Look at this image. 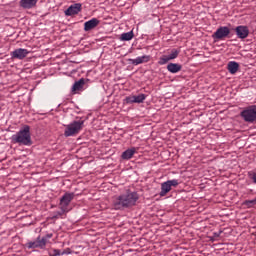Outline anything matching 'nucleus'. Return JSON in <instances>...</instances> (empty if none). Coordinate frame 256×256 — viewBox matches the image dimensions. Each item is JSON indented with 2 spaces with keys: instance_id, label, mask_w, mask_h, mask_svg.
Masks as SVG:
<instances>
[{
  "instance_id": "nucleus-1",
  "label": "nucleus",
  "mask_w": 256,
  "mask_h": 256,
  "mask_svg": "<svg viewBox=\"0 0 256 256\" xmlns=\"http://www.w3.org/2000/svg\"><path fill=\"white\" fill-rule=\"evenodd\" d=\"M137 201H139V194L137 192H128L114 197L112 205L116 211H123V209L135 207Z\"/></svg>"
},
{
  "instance_id": "nucleus-2",
  "label": "nucleus",
  "mask_w": 256,
  "mask_h": 256,
  "mask_svg": "<svg viewBox=\"0 0 256 256\" xmlns=\"http://www.w3.org/2000/svg\"><path fill=\"white\" fill-rule=\"evenodd\" d=\"M12 143H18V145L31 147V145H33V140H31V127L26 125L16 134L12 135Z\"/></svg>"
},
{
  "instance_id": "nucleus-3",
  "label": "nucleus",
  "mask_w": 256,
  "mask_h": 256,
  "mask_svg": "<svg viewBox=\"0 0 256 256\" xmlns=\"http://www.w3.org/2000/svg\"><path fill=\"white\" fill-rule=\"evenodd\" d=\"M84 125H85V120L73 121L72 123L66 126L64 131V136L73 137L75 135H78V133L81 130H83Z\"/></svg>"
},
{
  "instance_id": "nucleus-4",
  "label": "nucleus",
  "mask_w": 256,
  "mask_h": 256,
  "mask_svg": "<svg viewBox=\"0 0 256 256\" xmlns=\"http://www.w3.org/2000/svg\"><path fill=\"white\" fill-rule=\"evenodd\" d=\"M75 199V193L73 192H66L61 198H60V211H63V213H69L71 209H69V205H71V201Z\"/></svg>"
},
{
  "instance_id": "nucleus-5",
  "label": "nucleus",
  "mask_w": 256,
  "mask_h": 256,
  "mask_svg": "<svg viewBox=\"0 0 256 256\" xmlns=\"http://www.w3.org/2000/svg\"><path fill=\"white\" fill-rule=\"evenodd\" d=\"M240 115L246 123H256V105L249 106Z\"/></svg>"
},
{
  "instance_id": "nucleus-6",
  "label": "nucleus",
  "mask_w": 256,
  "mask_h": 256,
  "mask_svg": "<svg viewBox=\"0 0 256 256\" xmlns=\"http://www.w3.org/2000/svg\"><path fill=\"white\" fill-rule=\"evenodd\" d=\"M231 33V30L227 26H221L219 27L214 34L212 35V39L214 41H223V39H226V37H229V34Z\"/></svg>"
},
{
  "instance_id": "nucleus-7",
  "label": "nucleus",
  "mask_w": 256,
  "mask_h": 256,
  "mask_svg": "<svg viewBox=\"0 0 256 256\" xmlns=\"http://www.w3.org/2000/svg\"><path fill=\"white\" fill-rule=\"evenodd\" d=\"M179 186V180L173 179V180H167L166 182H163L161 184V191L159 193L160 197H165L167 193L171 191L172 187H178Z\"/></svg>"
},
{
  "instance_id": "nucleus-8",
  "label": "nucleus",
  "mask_w": 256,
  "mask_h": 256,
  "mask_svg": "<svg viewBox=\"0 0 256 256\" xmlns=\"http://www.w3.org/2000/svg\"><path fill=\"white\" fill-rule=\"evenodd\" d=\"M28 249H45V240H42L41 236H38L35 241H30L26 244Z\"/></svg>"
},
{
  "instance_id": "nucleus-9",
  "label": "nucleus",
  "mask_w": 256,
  "mask_h": 256,
  "mask_svg": "<svg viewBox=\"0 0 256 256\" xmlns=\"http://www.w3.org/2000/svg\"><path fill=\"white\" fill-rule=\"evenodd\" d=\"M28 55H29V50L24 49V48H18V49L11 52L12 59L23 60Z\"/></svg>"
},
{
  "instance_id": "nucleus-10",
  "label": "nucleus",
  "mask_w": 256,
  "mask_h": 256,
  "mask_svg": "<svg viewBox=\"0 0 256 256\" xmlns=\"http://www.w3.org/2000/svg\"><path fill=\"white\" fill-rule=\"evenodd\" d=\"M128 61L131 65H142V63H149V61H151V55L139 56L135 59H128Z\"/></svg>"
},
{
  "instance_id": "nucleus-11",
  "label": "nucleus",
  "mask_w": 256,
  "mask_h": 256,
  "mask_svg": "<svg viewBox=\"0 0 256 256\" xmlns=\"http://www.w3.org/2000/svg\"><path fill=\"white\" fill-rule=\"evenodd\" d=\"M81 3H76L68 7V9L65 11V15L67 17H71L73 15H78V13H81Z\"/></svg>"
},
{
  "instance_id": "nucleus-12",
  "label": "nucleus",
  "mask_w": 256,
  "mask_h": 256,
  "mask_svg": "<svg viewBox=\"0 0 256 256\" xmlns=\"http://www.w3.org/2000/svg\"><path fill=\"white\" fill-rule=\"evenodd\" d=\"M238 39H247L249 37V27L238 26L235 28Z\"/></svg>"
},
{
  "instance_id": "nucleus-13",
  "label": "nucleus",
  "mask_w": 256,
  "mask_h": 256,
  "mask_svg": "<svg viewBox=\"0 0 256 256\" xmlns=\"http://www.w3.org/2000/svg\"><path fill=\"white\" fill-rule=\"evenodd\" d=\"M99 25V19L92 18L91 20L84 23V31H91L92 29H95Z\"/></svg>"
},
{
  "instance_id": "nucleus-14",
  "label": "nucleus",
  "mask_w": 256,
  "mask_h": 256,
  "mask_svg": "<svg viewBox=\"0 0 256 256\" xmlns=\"http://www.w3.org/2000/svg\"><path fill=\"white\" fill-rule=\"evenodd\" d=\"M39 0H20V7L22 9H33Z\"/></svg>"
},
{
  "instance_id": "nucleus-15",
  "label": "nucleus",
  "mask_w": 256,
  "mask_h": 256,
  "mask_svg": "<svg viewBox=\"0 0 256 256\" xmlns=\"http://www.w3.org/2000/svg\"><path fill=\"white\" fill-rule=\"evenodd\" d=\"M135 153H137V148L135 147H132L130 149H127L125 150L123 153H122V159L126 160V161H129V159H132L133 156L135 155Z\"/></svg>"
},
{
  "instance_id": "nucleus-16",
  "label": "nucleus",
  "mask_w": 256,
  "mask_h": 256,
  "mask_svg": "<svg viewBox=\"0 0 256 256\" xmlns=\"http://www.w3.org/2000/svg\"><path fill=\"white\" fill-rule=\"evenodd\" d=\"M183 69V66L179 63H169L167 65V71L169 73H179Z\"/></svg>"
},
{
  "instance_id": "nucleus-17",
  "label": "nucleus",
  "mask_w": 256,
  "mask_h": 256,
  "mask_svg": "<svg viewBox=\"0 0 256 256\" xmlns=\"http://www.w3.org/2000/svg\"><path fill=\"white\" fill-rule=\"evenodd\" d=\"M227 69L231 75H235L239 71V63L231 61L228 63Z\"/></svg>"
},
{
  "instance_id": "nucleus-18",
  "label": "nucleus",
  "mask_w": 256,
  "mask_h": 256,
  "mask_svg": "<svg viewBox=\"0 0 256 256\" xmlns=\"http://www.w3.org/2000/svg\"><path fill=\"white\" fill-rule=\"evenodd\" d=\"M84 85L85 79L81 78L79 81H76L72 86V93H77V91H81Z\"/></svg>"
},
{
  "instance_id": "nucleus-19",
  "label": "nucleus",
  "mask_w": 256,
  "mask_h": 256,
  "mask_svg": "<svg viewBox=\"0 0 256 256\" xmlns=\"http://www.w3.org/2000/svg\"><path fill=\"white\" fill-rule=\"evenodd\" d=\"M135 37V34L133 31L122 33L120 36V41H131Z\"/></svg>"
},
{
  "instance_id": "nucleus-20",
  "label": "nucleus",
  "mask_w": 256,
  "mask_h": 256,
  "mask_svg": "<svg viewBox=\"0 0 256 256\" xmlns=\"http://www.w3.org/2000/svg\"><path fill=\"white\" fill-rule=\"evenodd\" d=\"M67 254H69V252H67V251L61 252V250H59V249H53L49 253V256H61V255H67Z\"/></svg>"
},
{
  "instance_id": "nucleus-21",
  "label": "nucleus",
  "mask_w": 256,
  "mask_h": 256,
  "mask_svg": "<svg viewBox=\"0 0 256 256\" xmlns=\"http://www.w3.org/2000/svg\"><path fill=\"white\" fill-rule=\"evenodd\" d=\"M179 53H181V51L177 49H172L170 55H168V58L170 59V61H173V59H177V57H179Z\"/></svg>"
},
{
  "instance_id": "nucleus-22",
  "label": "nucleus",
  "mask_w": 256,
  "mask_h": 256,
  "mask_svg": "<svg viewBox=\"0 0 256 256\" xmlns=\"http://www.w3.org/2000/svg\"><path fill=\"white\" fill-rule=\"evenodd\" d=\"M243 205L245 207H247L248 209H251V207H255V205H256V198H254L252 200H245L243 202Z\"/></svg>"
},
{
  "instance_id": "nucleus-23",
  "label": "nucleus",
  "mask_w": 256,
  "mask_h": 256,
  "mask_svg": "<svg viewBox=\"0 0 256 256\" xmlns=\"http://www.w3.org/2000/svg\"><path fill=\"white\" fill-rule=\"evenodd\" d=\"M170 58L168 55H163L160 57L159 61H158V65H167V63H169Z\"/></svg>"
},
{
  "instance_id": "nucleus-24",
  "label": "nucleus",
  "mask_w": 256,
  "mask_h": 256,
  "mask_svg": "<svg viewBox=\"0 0 256 256\" xmlns=\"http://www.w3.org/2000/svg\"><path fill=\"white\" fill-rule=\"evenodd\" d=\"M147 99V96L145 94H139L137 96H134L135 103H143Z\"/></svg>"
},
{
  "instance_id": "nucleus-25",
  "label": "nucleus",
  "mask_w": 256,
  "mask_h": 256,
  "mask_svg": "<svg viewBox=\"0 0 256 256\" xmlns=\"http://www.w3.org/2000/svg\"><path fill=\"white\" fill-rule=\"evenodd\" d=\"M124 103L126 105H131L133 103H135V95H132V96H128L124 99Z\"/></svg>"
},
{
  "instance_id": "nucleus-26",
  "label": "nucleus",
  "mask_w": 256,
  "mask_h": 256,
  "mask_svg": "<svg viewBox=\"0 0 256 256\" xmlns=\"http://www.w3.org/2000/svg\"><path fill=\"white\" fill-rule=\"evenodd\" d=\"M53 237V233L50 234H46L44 237H42L41 239L44 240V245H47V241H49V239H51Z\"/></svg>"
},
{
  "instance_id": "nucleus-27",
  "label": "nucleus",
  "mask_w": 256,
  "mask_h": 256,
  "mask_svg": "<svg viewBox=\"0 0 256 256\" xmlns=\"http://www.w3.org/2000/svg\"><path fill=\"white\" fill-rule=\"evenodd\" d=\"M251 179H252L253 183H255V185H256V173H253Z\"/></svg>"
},
{
  "instance_id": "nucleus-28",
  "label": "nucleus",
  "mask_w": 256,
  "mask_h": 256,
  "mask_svg": "<svg viewBox=\"0 0 256 256\" xmlns=\"http://www.w3.org/2000/svg\"><path fill=\"white\" fill-rule=\"evenodd\" d=\"M64 213H67V212H63V210H61L60 212H57L56 215H58V217H61V215H64Z\"/></svg>"
},
{
  "instance_id": "nucleus-29",
  "label": "nucleus",
  "mask_w": 256,
  "mask_h": 256,
  "mask_svg": "<svg viewBox=\"0 0 256 256\" xmlns=\"http://www.w3.org/2000/svg\"><path fill=\"white\" fill-rule=\"evenodd\" d=\"M52 219H59V215H54L53 217H52Z\"/></svg>"
}]
</instances>
